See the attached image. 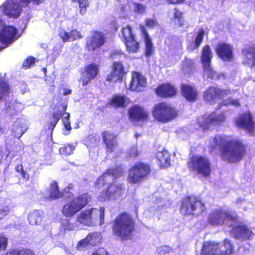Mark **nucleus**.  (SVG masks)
Wrapping results in <instances>:
<instances>
[{"instance_id":"1","label":"nucleus","mask_w":255,"mask_h":255,"mask_svg":"<svg viewBox=\"0 0 255 255\" xmlns=\"http://www.w3.org/2000/svg\"><path fill=\"white\" fill-rule=\"evenodd\" d=\"M213 148L222 149V156L224 160L230 162H238L244 155V146L239 140H231L229 137L217 135L213 138Z\"/></svg>"},{"instance_id":"2","label":"nucleus","mask_w":255,"mask_h":255,"mask_svg":"<svg viewBox=\"0 0 255 255\" xmlns=\"http://www.w3.org/2000/svg\"><path fill=\"white\" fill-rule=\"evenodd\" d=\"M134 230V222L129 214L122 213L115 219L113 232L120 240L129 239Z\"/></svg>"},{"instance_id":"3","label":"nucleus","mask_w":255,"mask_h":255,"mask_svg":"<svg viewBox=\"0 0 255 255\" xmlns=\"http://www.w3.org/2000/svg\"><path fill=\"white\" fill-rule=\"evenodd\" d=\"M44 1V0H7L0 7V11L9 17L16 18L20 16L22 7L28 6L31 2L39 4Z\"/></svg>"},{"instance_id":"4","label":"nucleus","mask_w":255,"mask_h":255,"mask_svg":"<svg viewBox=\"0 0 255 255\" xmlns=\"http://www.w3.org/2000/svg\"><path fill=\"white\" fill-rule=\"evenodd\" d=\"M104 208H92L85 210L77 216V221L87 226L101 225L104 223Z\"/></svg>"},{"instance_id":"5","label":"nucleus","mask_w":255,"mask_h":255,"mask_svg":"<svg viewBox=\"0 0 255 255\" xmlns=\"http://www.w3.org/2000/svg\"><path fill=\"white\" fill-rule=\"evenodd\" d=\"M189 171L194 175L203 177H208L211 173V162L205 156H193L187 163Z\"/></svg>"},{"instance_id":"6","label":"nucleus","mask_w":255,"mask_h":255,"mask_svg":"<svg viewBox=\"0 0 255 255\" xmlns=\"http://www.w3.org/2000/svg\"><path fill=\"white\" fill-rule=\"evenodd\" d=\"M202 255H235V254L230 241L226 239L221 243L205 242L202 248Z\"/></svg>"},{"instance_id":"7","label":"nucleus","mask_w":255,"mask_h":255,"mask_svg":"<svg viewBox=\"0 0 255 255\" xmlns=\"http://www.w3.org/2000/svg\"><path fill=\"white\" fill-rule=\"evenodd\" d=\"M90 198L87 193L73 198L67 203L62 208L63 214L67 217H71L80 211L89 202Z\"/></svg>"},{"instance_id":"8","label":"nucleus","mask_w":255,"mask_h":255,"mask_svg":"<svg viewBox=\"0 0 255 255\" xmlns=\"http://www.w3.org/2000/svg\"><path fill=\"white\" fill-rule=\"evenodd\" d=\"M205 206L200 200L193 197H187L183 199L180 208L183 215L192 214L198 216L205 211Z\"/></svg>"},{"instance_id":"9","label":"nucleus","mask_w":255,"mask_h":255,"mask_svg":"<svg viewBox=\"0 0 255 255\" xmlns=\"http://www.w3.org/2000/svg\"><path fill=\"white\" fill-rule=\"evenodd\" d=\"M226 119L225 112H213L205 115L198 119V124L203 130L213 128L214 126L221 125Z\"/></svg>"},{"instance_id":"10","label":"nucleus","mask_w":255,"mask_h":255,"mask_svg":"<svg viewBox=\"0 0 255 255\" xmlns=\"http://www.w3.org/2000/svg\"><path fill=\"white\" fill-rule=\"evenodd\" d=\"M150 172L148 165L138 162L129 170L128 180L130 183H138L145 179Z\"/></svg>"},{"instance_id":"11","label":"nucleus","mask_w":255,"mask_h":255,"mask_svg":"<svg viewBox=\"0 0 255 255\" xmlns=\"http://www.w3.org/2000/svg\"><path fill=\"white\" fill-rule=\"evenodd\" d=\"M153 115L157 120L166 122L175 119L177 116V111L169 105L161 103L155 106Z\"/></svg>"},{"instance_id":"12","label":"nucleus","mask_w":255,"mask_h":255,"mask_svg":"<svg viewBox=\"0 0 255 255\" xmlns=\"http://www.w3.org/2000/svg\"><path fill=\"white\" fill-rule=\"evenodd\" d=\"M18 38L16 28L13 26H6L5 22L0 19V41L4 45L0 47V51L9 46Z\"/></svg>"},{"instance_id":"13","label":"nucleus","mask_w":255,"mask_h":255,"mask_svg":"<svg viewBox=\"0 0 255 255\" xmlns=\"http://www.w3.org/2000/svg\"><path fill=\"white\" fill-rule=\"evenodd\" d=\"M213 57V54L210 47L207 45L202 49L201 56V62L203 65L204 74L212 79H219L221 77H224L223 74H219L214 71L211 67L210 63Z\"/></svg>"},{"instance_id":"14","label":"nucleus","mask_w":255,"mask_h":255,"mask_svg":"<svg viewBox=\"0 0 255 255\" xmlns=\"http://www.w3.org/2000/svg\"><path fill=\"white\" fill-rule=\"evenodd\" d=\"M235 216L231 215L223 209H217L212 211L208 216V222L212 225H233L236 221Z\"/></svg>"},{"instance_id":"15","label":"nucleus","mask_w":255,"mask_h":255,"mask_svg":"<svg viewBox=\"0 0 255 255\" xmlns=\"http://www.w3.org/2000/svg\"><path fill=\"white\" fill-rule=\"evenodd\" d=\"M123 173V170L120 166L114 168H110L96 180V184L103 185L104 184L109 183L121 176Z\"/></svg>"},{"instance_id":"16","label":"nucleus","mask_w":255,"mask_h":255,"mask_svg":"<svg viewBox=\"0 0 255 255\" xmlns=\"http://www.w3.org/2000/svg\"><path fill=\"white\" fill-rule=\"evenodd\" d=\"M230 94L228 90H222L215 87H210L205 92L204 98L210 103H215L218 99H222Z\"/></svg>"},{"instance_id":"17","label":"nucleus","mask_w":255,"mask_h":255,"mask_svg":"<svg viewBox=\"0 0 255 255\" xmlns=\"http://www.w3.org/2000/svg\"><path fill=\"white\" fill-rule=\"evenodd\" d=\"M235 123L238 127L246 129L250 133L253 130L254 123L249 112L239 116L235 120Z\"/></svg>"},{"instance_id":"18","label":"nucleus","mask_w":255,"mask_h":255,"mask_svg":"<svg viewBox=\"0 0 255 255\" xmlns=\"http://www.w3.org/2000/svg\"><path fill=\"white\" fill-rule=\"evenodd\" d=\"M147 80L140 73L134 72L132 74V79L130 83V89L134 91H141L145 87Z\"/></svg>"},{"instance_id":"19","label":"nucleus","mask_w":255,"mask_h":255,"mask_svg":"<svg viewBox=\"0 0 255 255\" xmlns=\"http://www.w3.org/2000/svg\"><path fill=\"white\" fill-rule=\"evenodd\" d=\"M233 236L238 239L249 240L252 237V231L245 225L233 227L232 230Z\"/></svg>"},{"instance_id":"20","label":"nucleus","mask_w":255,"mask_h":255,"mask_svg":"<svg viewBox=\"0 0 255 255\" xmlns=\"http://www.w3.org/2000/svg\"><path fill=\"white\" fill-rule=\"evenodd\" d=\"M121 185L113 184L110 185L105 192H102L99 197L101 200H106L110 199H115L119 197L122 193Z\"/></svg>"},{"instance_id":"21","label":"nucleus","mask_w":255,"mask_h":255,"mask_svg":"<svg viewBox=\"0 0 255 255\" xmlns=\"http://www.w3.org/2000/svg\"><path fill=\"white\" fill-rule=\"evenodd\" d=\"M216 51L218 56L224 61H230L233 57V48L230 44L219 43Z\"/></svg>"},{"instance_id":"22","label":"nucleus","mask_w":255,"mask_h":255,"mask_svg":"<svg viewBox=\"0 0 255 255\" xmlns=\"http://www.w3.org/2000/svg\"><path fill=\"white\" fill-rule=\"evenodd\" d=\"M124 74V70L123 65L120 62H115L113 65V70L111 74L108 75L107 81L110 82H116L121 80Z\"/></svg>"},{"instance_id":"23","label":"nucleus","mask_w":255,"mask_h":255,"mask_svg":"<svg viewBox=\"0 0 255 255\" xmlns=\"http://www.w3.org/2000/svg\"><path fill=\"white\" fill-rule=\"evenodd\" d=\"M105 42L103 34L99 32H95L91 39L87 42V47L89 50L94 51L101 46Z\"/></svg>"},{"instance_id":"24","label":"nucleus","mask_w":255,"mask_h":255,"mask_svg":"<svg viewBox=\"0 0 255 255\" xmlns=\"http://www.w3.org/2000/svg\"><path fill=\"white\" fill-rule=\"evenodd\" d=\"M98 72V68L95 64H90L85 68V72H84L81 78L83 85H86L92 79H94Z\"/></svg>"},{"instance_id":"25","label":"nucleus","mask_w":255,"mask_h":255,"mask_svg":"<svg viewBox=\"0 0 255 255\" xmlns=\"http://www.w3.org/2000/svg\"><path fill=\"white\" fill-rule=\"evenodd\" d=\"M130 118L133 120H144L148 117V113L142 107L135 105L129 110Z\"/></svg>"},{"instance_id":"26","label":"nucleus","mask_w":255,"mask_h":255,"mask_svg":"<svg viewBox=\"0 0 255 255\" xmlns=\"http://www.w3.org/2000/svg\"><path fill=\"white\" fill-rule=\"evenodd\" d=\"M102 138L106 146L107 152L113 151L117 145L116 136L111 133L105 131L102 134Z\"/></svg>"},{"instance_id":"27","label":"nucleus","mask_w":255,"mask_h":255,"mask_svg":"<svg viewBox=\"0 0 255 255\" xmlns=\"http://www.w3.org/2000/svg\"><path fill=\"white\" fill-rule=\"evenodd\" d=\"M156 93L161 97H170L176 94V89L173 85L166 83L157 87Z\"/></svg>"},{"instance_id":"28","label":"nucleus","mask_w":255,"mask_h":255,"mask_svg":"<svg viewBox=\"0 0 255 255\" xmlns=\"http://www.w3.org/2000/svg\"><path fill=\"white\" fill-rule=\"evenodd\" d=\"M169 16L171 18V24L176 27L183 26L184 19L182 16V13L176 9H173L170 12Z\"/></svg>"},{"instance_id":"29","label":"nucleus","mask_w":255,"mask_h":255,"mask_svg":"<svg viewBox=\"0 0 255 255\" xmlns=\"http://www.w3.org/2000/svg\"><path fill=\"white\" fill-rule=\"evenodd\" d=\"M59 36L64 42L73 41L82 37L80 33L76 30H71L70 32H67L64 30L59 32Z\"/></svg>"},{"instance_id":"30","label":"nucleus","mask_w":255,"mask_h":255,"mask_svg":"<svg viewBox=\"0 0 255 255\" xmlns=\"http://www.w3.org/2000/svg\"><path fill=\"white\" fill-rule=\"evenodd\" d=\"M129 99L124 96L116 95L107 103V106L110 105L113 107H124L128 105Z\"/></svg>"},{"instance_id":"31","label":"nucleus","mask_w":255,"mask_h":255,"mask_svg":"<svg viewBox=\"0 0 255 255\" xmlns=\"http://www.w3.org/2000/svg\"><path fill=\"white\" fill-rule=\"evenodd\" d=\"M182 93L184 97L190 101L196 99L197 92L193 87L186 84H183L181 87Z\"/></svg>"},{"instance_id":"32","label":"nucleus","mask_w":255,"mask_h":255,"mask_svg":"<svg viewBox=\"0 0 255 255\" xmlns=\"http://www.w3.org/2000/svg\"><path fill=\"white\" fill-rule=\"evenodd\" d=\"M242 54L247 62L252 66H255V47H248L242 50Z\"/></svg>"},{"instance_id":"33","label":"nucleus","mask_w":255,"mask_h":255,"mask_svg":"<svg viewBox=\"0 0 255 255\" xmlns=\"http://www.w3.org/2000/svg\"><path fill=\"white\" fill-rule=\"evenodd\" d=\"M27 125L22 121H16L13 126L12 132L14 136L16 138H20L26 131Z\"/></svg>"},{"instance_id":"34","label":"nucleus","mask_w":255,"mask_h":255,"mask_svg":"<svg viewBox=\"0 0 255 255\" xmlns=\"http://www.w3.org/2000/svg\"><path fill=\"white\" fill-rule=\"evenodd\" d=\"M43 213L41 210H33L28 215L29 223L32 225H39L43 218Z\"/></svg>"},{"instance_id":"35","label":"nucleus","mask_w":255,"mask_h":255,"mask_svg":"<svg viewBox=\"0 0 255 255\" xmlns=\"http://www.w3.org/2000/svg\"><path fill=\"white\" fill-rule=\"evenodd\" d=\"M204 35V30L202 28L199 29L194 41L191 42L188 44L187 49L190 51L198 49L203 41Z\"/></svg>"},{"instance_id":"36","label":"nucleus","mask_w":255,"mask_h":255,"mask_svg":"<svg viewBox=\"0 0 255 255\" xmlns=\"http://www.w3.org/2000/svg\"><path fill=\"white\" fill-rule=\"evenodd\" d=\"M46 194L48 198L51 200L59 198L62 196V193L59 192L57 183L55 181L52 182L50 184Z\"/></svg>"},{"instance_id":"37","label":"nucleus","mask_w":255,"mask_h":255,"mask_svg":"<svg viewBox=\"0 0 255 255\" xmlns=\"http://www.w3.org/2000/svg\"><path fill=\"white\" fill-rule=\"evenodd\" d=\"M156 157L161 166L168 167L170 166V155L167 151L163 150L162 151H158L156 155Z\"/></svg>"},{"instance_id":"38","label":"nucleus","mask_w":255,"mask_h":255,"mask_svg":"<svg viewBox=\"0 0 255 255\" xmlns=\"http://www.w3.org/2000/svg\"><path fill=\"white\" fill-rule=\"evenodd\" d=\"M101 240V234L99 232H93L89 233L87 237L82 240V241L80 243L79 247L81 246L82 243L88 242L89 245H94L99 243Z\"/></svg>"},{"instance_id":"39","label":"nucleus","mask_w":255,"mask_h":255,"mask_svg":"<svg viewBox=\"0 0 255 255\" xmlns=\"http://www.w3.org/2000/svg\"><path fill=\"white\" fill-rule=\"evenodd\" d=\"M182 71L185 74H190L193 73L195 70L194 63L192 60L185 58L183 61L181 67Z\"/></svg>"},{"instance_id":"40","label":"nucleus","mask_w":255,"mask_h":255,"mask_svg":"<svg viewBox=\"0 0 255 255\" xmlns=\"http://www.w3.org/2000/svg\"><path fill=\"white\" fill-rule=\"evenodd\" d=\"M126 46L127 50L130 53H136L139 48V43L137 41L135 37L124 42Z\"/></svg>"},{"instance_id":"41","label":"nucleus","mask_w":255,"mask_h":255,"mask_svg":"<svg viewBox=\"0 0 255 255\" xmlns=\"http://www.w3.org/2000/svg\"><path fill=\"white\" fill-rule=\"evenodd\" d=\"M99 137L95 134H92L87 137L84 141L87 147H93L97 146L99 142Z\"/></svg>"},{"instance_id":"42","label":"nucleus","mask_w":255,"mask_h":255,"mask_svg":"<svg viewBox=\"0 0 255 255\" xmlns=\"http://www.w3.org/2000/svg\"><path fill=\"white\" fill-rule=\"evenodd\" d=\"M9 92V86L4 82L2 77H0V100L3 99Z\"/></svg>"},{"instance_id":"43","label":"nucleus","mask_w":255,"mask_h":255,"mask_svg":"<svg viewBox=\"0 0 255 255\" xmlns=\"http://www.w3.org/2000/svg\"><path fill=\"white\" fill-rule=\"evenodd\" d=\"M122 34L124 42L127 41V40H130L135 37L132 33L131 27L128 25L123 28Z\"/></svg>"},{"instance_id":"44","label":"nucleus","mask_w":255,"mask_h":255,"mask_svg":"<svg viewBox=\"0 0 255 255\" xmlns=\"http://www.w3.org/2000/svg\"><path fill=\"white\" fill-rule=\"evenodd\" d=\"M5 255H34L33 252L29 249L18 250H13Z\"/></svg>"},{"instance_id":"45","label":"nucleus","mask_w":255,"mask_h":255,"mask_svg":"<svg viewBox=\"0 0 255 255\" xmlns=\"http://www.w3.org/2000/svg\"><path fill=\"white\" fill-rule=\"evenodd\" d=\"M75 149V146L73 144L64 145L60 147L59 151L60 154L62 155H68L72 153Z\"/></svg>"},{"instance_id":"46","label":"nucleus","mask_w":255,"mask_h":255,"mask_svg":"<svg viewBox=\"0 0 255 255\" xmlns=\"http://www.w3.org/2000/svg\"><path fill=\"white\" fill-rule=\"evenodd\" d=\"M23 109V105L20 103H18L17 102H14L11 105H8L7 107L6 110L8 112H11V113H14L12 112L13 110L15 111L16 112H20Z\"/></svg>"},{"instance_id":"47","label":"nucleus","mask_w":255,"mask_h":255,"mask_svg":"<svg viewBox=\"0 0 255 255\" xmlns=\"http://www.w3.org/2000/svg\"><path fill=\"white\" fill-rule=\"evenodd\" d=\"M16 171L20 174L23 179L28 180L29 179V175L26 170H24L23 166L22 164H18L15 167Z\"/></svg>"},{"instance_id":"48","label":"nucleus","mask_w":255,"mask_h":255,"mask_svg":"<svg viewBox=\"0 0 255 255\" xmlns=\"http://www.w3.org/2000/svg\"><path fill=\"white\" fill-rule=\"evenodd\" d=\"M145 42L146 46V55L147 56L151 54L152 52V44L151 39L147 34H145Z\"/></svg>"},{"instance_id":"49","label":"nucleus","mask_w":255,"mask_h":255,"mask_svg":"<svg viewBox=\"0 0 255 255\" xmlns=\"http://www.w3.org/2000/svg\"><path fill=\"white\" fill-rule=\"evenodd\" d=\"M73 1L78 2L79 4L80 13L84 15L86 11V8L88 6V0H72Z\"/></svg>"},{"instance_id":"50","label":"nucleus","mask_w":255,"mask_h":255,"mask_svg":"<svg viewBox=\"0 0 255 255\" xmlns=\"http://www.w3.org/2000/svg\"><path fill=\"white\" fill-rule=\"evenodd\" d=\"M69 117H70V114L69 113L65 112L63 114V118H62V121L63 123L64 126L65 127V128L67 131H70L71 129L70 124L69 121Z\"/></svg>"},{"instance_id":"51","label":"nucleus","mask_w":255,"mask_h":255,"mask_svg":"<svg viewBox=\"0 0 255 255\" xmlns=\"http://www.w3.org/2000/svg\"><path fill=\"white\" fill-rule=\"evenodd\" d=\"M7 245V238L0 234V252L5 250Z\"/></svg>"},{"instance_id":"52","label":"nucleus","mask_w":255,"mask_h":255,"mask_svg":"<svg viewBox=\"0 0 255 255\" xmlns=\"http://www.w3.org/2000/svg\"><path fill=\"white\" fill-rule=\"evenodd\" d=\"M222 105H232L233 106H238L240 105V102L237 99H229L228 100L223 102Z\"/></svg>"},{"instance_id":"53","label":"nucleus","mask_w":255,"mask_h":255,"mask_svg":"<svg viewBox=\"0 0 255 255\" xmlns=\"http://www.w3.org/2000/svg\"><path fill=\"white\" fill-rule=\"evenodd\" d=\"M135 11L139 13H143L145 11V7L141 4L138 3H134Z\"/></svg>"},{"instance_id":"54","label":"nucleus","mask_w":255,"mask_h":255,"mask_svg":"<svg viewBox=\"0 0 255 255\" xmlns=\"http://www.w3.org/2000/svg\"><path fill=\"white\" fill-rule=\"evenodd\" d=\"M91 255H109L107 251L103 248H99L94 251Z\"/></svg>"},{"instance_id":"55","label":"nucleus","mask_w":255,"mask_h":255,"mask_svg":"<svg viewBox=\"0 0 255 255\" xmlns=\"http://www.w3.org/2000/svg\"><path fill=\"white\" fill-rule=\"evenodd\" d=\"M62 224L64 226L65 229L68 230H73L75 228V225L68 220H65V222H63Z\"/></svg>"},{"instance_id":"56","label":"nucleus","mask_w":255,"mask_h":255,"mask_svg":"<svg viewBox=\"0 0 255 255\" xmlns=\"http://www.w3.org/2000/svg\"><path fill=\"white\" fill-rule=\"evenodd\" d=\"M170 250V248L169 246H164L157 248V251L158 253L160 254H164L168 253Z\"/></svg>"},{"instance_id":"57","label":"nucleus","mask_w":255,"mask_h":255,"mask_svg":"<svg viewBox=\"0 0 255 255\" xmlns=\"http://www.w3.org/2000/svg\"><path fill=\"white\" fill-rule=\"evenodd\" d=\"M34 63V58L30 57L26 59L23 63V66L25 67L29 68Z\"/></svg>"},{"instance_id":"58","label":"nucleus","mask_w":255,"mask_h":255,"mask_svg":"<svg viewBox=\"0 0 255 255\" xmlns=\"http://www.w3.org/2000/svg\"><path fill=\"white\" fill-rule=\"evenodd\" d=\"M157 24V22L155 19H146L145 20V24L146 26L149 28H152L155 26Z\"/></svg>"},{"instance_id":"59","label":"nucleus","mask_w":255,"mask_h":255,"mask_svg":"<svg viewBox=\"0 0 255 255\" xmlns=\"http://www.w3.org/2000/svg\"><path fill=\"white\" fill-rule=\"evenodd\" d=\"M129 155L130 157H135L138 155V152L136 147H133L130 149Z\"/></svg>"},{"instance_id":"60","label":"nucleus","mask_w":255,"mask_h":255,"mask_svg":"<svg viewBox=\"0 0 255 255\" xmlns=\"http://www.w3.org/2000/svg\"><path fill=\"white\" fill-rule=\"evenodd\" d=\"M62 114L61 112H56L53 114V120L56 121H58L61 118Z\"/></svg>"},{"instance_id":"61","label":"nucleus","mask_w":255,"mask_h":255,"mask_svg":"<svg viewBox=\"0 0 255 255\" xmlns=\"http://www.w3.org/2000/svg\"><path fill=\"white\" fill-rule=\"evenodd\" d=\"M9 212V210L7 208L5 209H0V219L2 218L4 216L7 215Z\"/></svg>"},{"instance_id":"62","label":"nucleus","mask_w":255,"mask_h":255,"mask_svg":"<svg viewBox=\"0 0 255 255\" xmlns=\"http://www.w3.org/2000/svg\"><path fill=\"white\" fill-rule=\"evenodd\" d=\"M81 241H82V240L78 242V243L77 244V248L78 250H79L83 249L84 248H85L86 246V245L89 244V243L87 242L86 243H82L81 245V246L79 247V245Z\"/></svg>"},{"instance_id":"63","label":"nucleus","mask_w":255,"mask_h":255,"mask_svg":"<svg viewBox=\"0 0 255 255\" xmlns=\"http://www.w3.org/2000/svg\"><path fill=\"white\" fill-rule=\"evenodd\" d=\"M185 0H167V2L171 4H179L183 3Z\"/></svg>"},{"instance_id":"64","label":"nucleus","mask_w":255,"mask_h":255,"mask_svg":"<svg viewBox=\"0 0 255 255\" xmlns=\"http://www.w3.org/2000/svg\"><path fill=\"white\" fill-rule=\"evenodd\" d=\"M71 90L70 89H63V95L65 96H66L67 95H69L71 94Z\"/></svg>"}]
</instances>
